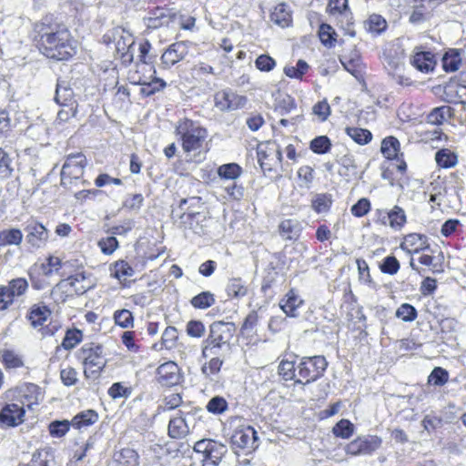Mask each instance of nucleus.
Listing matches in <instances>:
<instances>
[{
	"mask_svg": "<svg viewBox=\"0 0 466 466\" xmlns=\"http://www.w3.org/2000/svg\"><path fill=\"white\" fill-rule=\"evenodd\" d=\"M35 29L40 37V51L46 56L56 60H67L76 55V42L65 25L46 16L35 25Z\"/></svg>",
	"mask_w": 466,
	"mask_h": 466,
	"instance_id": "obj_1",
	"label": "nucleus"
},
{
	"mask_svg": "<svg viewBox=\"0 0 466 466\" xmlns=\"http://www.w3.org/2000/svg\"><path fill=\"white\" fill-rule=\"evenodd\" d=\"M186 154L187 162L200 163L208 152V131L199 124L188 118L180 119L175 128Z\"/></svg>",
	"mask_w": 466,
	"mask_h": 466,
	"instance_id": "obj_2",
	"label": "nucleus"
},
{
	"mask_svg": "<svg viewBox=\"0 0 466 466\" xmlns=\"http://www.w3.org/2000/svg\"><path fill=\"white\" fill-rule=\"evenodd\" d=\"M40 391L36 385L30 384L25 387V392L21 395L19 402L8 403L0 411V426L15 427L25 420V407L32 409L39 402Z\"/></svg>",
	"mask_w": 466,
	"mask_h": 466,
	"instance_id": "obj_3",
	"label": "nucleus"
},
{
	"mask_svg": "<svg viewBox=\"0 0 466 466\" xmlns=\"http://www.w3.org/2000/svg\"><path fill=\"white\" fill-rule=\"evenodd\" d=\"M328 362L323 356L303 358L297 367L296 383L307 384L315 381L323 375Z\"/></svg>",
	"mask_w": 466,
	"mask_h": 466,
	"instance_id": "obj_4",
	"label": "nucleus"
},
{
	"mask_svg": "<svg viewBox=\"0 0 466 466\" xmlns=\"http://www.w3.org/2000/svg\"><path fill=\"white\" fill-rule=\"evenodd\" d=\"M77 359L85 366V374L91 370L92 373H99L106 365V359L103 355V347L94 342L84 344L77 351Z\"/></svg>",
	"mask_w": 466,
	"mask_h": 466,
	"instance_id": "obj_5",
	"label": "nucleus"
},
{
	"mask_svg": "<svg viewBox=\"0 0 466 466\" xmlns=\"http://www.w3.org/2000/svg\"><path fill=\"white\" fill-rule=\"evenodd\" d=\"M198 410H179L178 415L170 419L168 423V435L173 439H181L187 436L195 428L196 415Z\"/></svg>",
	"mask_w": 466,
	"mask_h": 466,
	"instance_id": "obj_6",
	"label": "nucleus"
},
{
	"mask_svg": "<svg viewBox=\"0 0 466 466\" xmlns=\"http://www.w3.org/2000/svg\"><path fill=\"white\" fill-rule=\"evenodd\" d=\"M113 45L115 47V56L119 58L124 65H129L134 59L135 39L131 33L117 28L114 33Z\"/></svg>",
	"mask_w": 466,
	"mask_h": 466,
	"instance_id": "obj_7",
	"label": "nucleus"
},
{
	"mask_svg": "<svg viewBox=\"0 0 466 466\" xmlns=\"http://www.w3.org/2000/svg\"><path fill=\"white\" fill-rule=\"evenodd\" d=\"M231 444L236 452L250 453L258 447L257 431L249 425H240L231 436Z\"/></svg>",
	"mask_w": 466,
	"mask_h": 466,
	"instance_id": "obj_8",
	"label": "nucleus"
},
{
	"mask_svg": "<svg viewBox=\"0 0 466 466\" xmlns=\"http://www.w3.org/2000/svg\"><path fill=\"white\" fill-rule=\"evenodd\" d=\"M382 444V439L377 435H361L349 442L345 452L350 456H369L378 451Z\"/></svg>",
	"mask_w": 466,
	"mask_h": 466,
	"instance_id": "obj_9",
	"label": "nucleus"
},
{
	"mask_svg": "<svg viewBox=\"0 0 466 466\" xmlns=\"http://www.w3.org/2000/svg\"><path fill=\"white\" fill-rule=\"evenodd\" d=\"M86 157L81 153L69 155L61 170V185L68 187L73 180H78L84 174Z\"/></svg>",
	"mask_w": 466,
	"mask_h": 466,
	"instance_id": "obj_10",
	"label": "nucleus"
},
{
	"mask_svg": "<svg viewBox=\"0 0 466 466\" xmlns=\"http://www.w3.org/2000/svg\"><path fill=\"white\" fill-rule=\"evenodd\" d=\"M248 99L231 89L218 91L214 96L215 106L220 111H233L242 108Z\"/></svg>",
	"mask_w": 466,
	"mask_h": 466,
	"instance_id": "obj_11",
	"label": "nucleus"
},
{
	"mask_svg": "<svg viewBox=\"0 0 466 466\" xmlns=\"http://www.w3.org/2000/svg\"><path fill=\"white\" fill-rule=\"evenodd\" d=\"M25 240L30 248L39 249L46 246L49 232L46 228L35 219H30L25 227Z\"/></svg>",
	"mask_w": 466,
	"mask_h": 466,
	"instance_id": "obj_12",
	"label": "nucleus"
},
{
	"mask_svg": "<svg viewBox=\"0 0 466 466\" xmlns=\"http://www.w3.org/2000/svg\"><path fill=\"white\" fill-rule=\"evenodd\" d=\"M235 332L233 323L217 321L210 325L208 339L213 341L217 345H220L228 350L230 349V340Z\"/></svg>",
	"mask_w": 466,
	"mask_h": 466,
	"instance_id": "obj_13",
	"label": "nucleus"
},
{
	"mask_svg": "<svg viewBox=\"0 0 466 466\" xmlns=\"http://www.w3.org/2000/svg\"><path fill=\"white\" fill-rule=\"evenodd\" d=\"M174 17L175 13L172 9L156 7L148 12L147 16L144 17V22L148 28L157 29L161 26L168 25Z\"/></svg>",
	"mask_w": 466,
	"mask_h": 466,
	"instance_id": "obj_14",
	"label": "nucleus"
},
{
	"mask_svg": "<svg viewBox=\"0 0 466 466\" xmlns=\"http://www.w3.org/2000/svg\"><path fill=\"white\" fill-rule=\"evenodd\" d=\"M304 299L294 289H289L279 301V307L283 312L290 318L299 315V309L303 306Z\"/></svg>",
	"mask_w": 466,
	"mask_h": 466,
	"instance_id": "obj_15",
	"label": "nucleus"
},
{
	"mask_svg": "<svg viewBox=\"0 0 466 466\" xmlns=\"http://www.w3.org/2000/svg\"><path fill=\"white\" fill-rule=\"evenodd\" d=\"M188 54V46L186 42H176L170 45L161 56L165 67H170L183 60Z\"/></svg>",
	"mask_w": 466,
	"mask_h": 466,
	"instance_id": "obj_16",
	"label": "nucleus"
},
{
	"mask_svg": "<svg viewBox=\"0 0 466 466\" xmlns=\"http://www.w3.org/2000/svg\"><path fill=\"white\" fill-rule=\"evenodd\" d=\"M157 380L164 386H174L180 380L177 365L173 361L161 364L157 368Z\"/></svg>",
	"mask_w": 466,
	"mask_h": 466,
	"instance_id": "obj_17",
	"label": "nucleus"
},
{
	"mask_svg": "<svg viewBox=\"0 0 466 466\" xmlns=\"http://www.w3.org/2000/svg\"><path fill=\"white\" fill-rule=\"evenodd\" d=\"M386 68L391 78L400 86H410L413 84V80L406 73L404 63L397 60H390Z\"/></svg>",
	"mask_w": 466,
	"mask_h": 466,
	"instance_id": "obj_18",
	"label": "nucleus"
},
{
	"mask_svg": "<svg viewBox=\"0 0 466 466\" xmlns=\"http://www.w3.org/2000/svg\"><path fill=\"white\" fill-rule=\"evenodd\" d=\"M55 101L59 106H78L73 89L65 80H58L56 88Z\"/></svg>",
	"mask_w": 466,
	"mask_h": 466,
	"instance_id": "obj_19",
	"label": "nucleus"
},
{
	"mask_svg": "<svg viewBox=\"0 0 466 466\" xmlns=\"http://www.w3.org/2000/svg\"><path fill=\"white\" fill-rule=\"evenodd\" d=\"M410 64L419 71L422 73H429L433 71L436 66L434 55L431 52L420 51L416 52L411 59Z\"/></svg>",
	"mask_w": 466,
	"mask_h": 466,
	"instance_id": "obj_20",
	"label": "nucleus"
},
{
	"mask_svg": "<svg viewBox=\"0 0 466 466\" xmlns=\"http://www.w3.org/2000/svg\"><path fill=\"white\" fill-rule=\"evenodd\" d=\"M384 225L388 224L395 230L400 229L407 221L405 211L399 206H395L390 211L385 212L381 218Z\"/></svg>",
	"mask_w": 466,
	"mask_h": 466,
	"instance_id": "obj_21",
	"label": "nucleus"
},
{
	"mask_svg": "<svg viewBox=\"0 0 466 466\" xmlns=\"http://www.w3.org/2000/svg\"><path fill=\"white\" fill-rule=\"evenodd\" d=\"M23 232L16 228H8L0 231V248L20 246L23 241Z\"/></svg>",
	"mask_w": 466,
	"mask_h": 466,
	"instance_id": "obj_22",
	"label": "nucleus"
},
{
	"mask_svg": "<svg viewBox=\"0 0 466 466\" xmlns=\"http://www.w3.org/2000/svg\"><path fill=\"white\" fill-rule=\"evenodd\" d=\"M227 452V447L213 441L208 454L203 458L204 466H217Z\"/></svg>",
	"mask_w": 466,
	"mask_h": 466,
	"instance_id": "obj_23",
	"label": "nucleus"
},
{
	"mask_svg": "<svg viewBox=\"0 0 466 466\" xmlns=\"http://www.w3.org/2000/svg\"><path fill=\"white\" fill-rule=\"evenodd\" d=\"M270 19L281 27L289 26L291 22L289 7L285 3L278 4L270 14Z\"/></svg>",
	"mask_w": 466,
	"mask_h": 466,
	"instance_id": "obj_24",
	"label": "nucleus"
},
{
	"mask_svg": "<svg viewBox=\"0 0 466 466\" xmlns=\"http://www.w3.org/2000/svg\"><path fill=\"white\" fill-rule=\"evenodd\" d=\"M134 83L142 86L140 91L146 96H149L166 86V82L163 79L155 76L150 81H147V77L139 76L134 80Z\"/></svg>",
	"mask_w": 466,
	"mask_h": 466,
	"instance_id": "obj_25",
	"label": "nucleus"
},
{
	"mask_svg": "<svg viewBox=\"0 0 466 466\" xmlns=\"http://www.w3.org/2000/svg\"><path fill=\"white\" fill-rule=\"evenodd\" d=\"M401 247L409 252H419L428 248L427 238L417 233L409 234L404 238Z\"/></svg>",
	"mask_w": 466,
	"mask_h": 466,
	"instance_id": "obj_26",
	"label": "nucleus"
},
{
	"mask_svg": "<svg viewBox=\"0 0 466 466\" xmlns=\"http://www.w3.org/2000/svg\"><path fill=\"white\" fill-rule=\"evenodd\" d=\"M51 310L45 305L35 304L32 306L28 319L34 327L42 326L50 317Z\"/></svg>",
	"mask_w": 466,
	"mask_h": 466,
	"instance_id": "obj_27",
	"label": "nucleus"
},
{
	"mask_svg": "<svg viewBox=\"0 0 466 466\" xmlns=\"http://www.w3.org/2000/svg\"><path fill=\"white\" fill-rule=\"evenodd\" d=\"M73 296L72 286L67 279L60 280L51 290V297L56 303H63Z\"/></svg>",
	"mask_w": 466,
	"mask_h": 466,
	"instance_id": "obj_28",
	"label": "nucleus"
},
{
	"mask_svg": "<svg viewBox=\"0 0 466 466\" xmlns=\"http://www.w3.org/2000/svg\"><path fill=\"white\" fill-rule=\"evenodd\" d=\"M97 420L98 415L95 410H86L76 414L72 419L71 425L77 430H82L96 423Z\"/></svg>",
	"mask_w": 466,
	"mask_h": 466,
	"instance_id": "obj_29",
	"label": "nucleus"
},
{
	"mask_svg": "<svg viewBox=\"0 0 466 466\" xmlns=\"http://www.w3.org/2000/svg\"><path fill=\"white\" fill-rule=\"evenodd\" d=\"M115 463L116 466H138L139 456L133 449H122L115 455Z\"/></svg>",
	"mask_w": 466,
	"mask_h": 466,
	"instance_id": "obj_30",
	"label": "nucleus"
},
{
	"mask_svg": "<svg viewBox=\"0 0 466 466\" xmlns=\"http://www.w3.org/2000/svg\"><path fill=\"white\" fill-rule=\"evenodd\" d=\"M110 272L111 276L124 282L134 275L135 270L127 261L118 260L110 266Z\"/></svg>",
	"mask_w": 466,
	"mask_h": 466,
	"instance_id": "obj_31",
	"label": "nucleus"
},
{
	"mask_svg": "<svg viewBox=\"0 0 466 466\" xmlns=\"http://www.w3.org/2000/svg\"><path fill=\"white\" fill-rule=\"evenodd\" d=\"M72 286L74 295H82L92 288L91 281L84 275V273H76L67 278Z\"/></svg>",
	"mask_w": 466,
	"mask_h": 466,
	"instance_id": "obj_32",
	"label": "nucleus"
},
{
	"mask_svg": "<svg viewBox=\"0 0 466 466\" xmlns=\"http://www.w3.org/2000/svg\"><path fill=\"white\" fill-rule=\"evenodd\" d=\"M435 161L440 167L451 168L458 164V156L448 148H442L436 152Z\"/></svg>",
	"mask_w": 466,
	"mask_h": 466,
	"instance_id": "obj_33",
	"label": "nucleus"
},
{
	"mask_svg": "<svg viewBox=\"0 0 466 466\" xmlns=\"http://www.w3.org/2000/svg\"><path fill=\"white\" fill-rule=\"evenodd\" d=\"M301 228L298 220L285 219L279 225L280 235L285 239H295L299 236Z\"/></svg>",
	"mask_w": 466,
	"mask_h": 466,
	"instance_id": "obj_34",
	"label": "nucleus"
},
{
	"mask_svg": "<svg viewBox=\"0 0 466 466\" xmlns=\"http://www.w3.org/2000/svg\"><path fill=\"white\" fill-rule=\"evenodd\" d=\"M461 65V57L459 50L451 49L442 57V67L446 72H455Z\"/></svg>",
	"mask_w": 466,
	"mask_h": 466,
	"instance_id": "obj_35",
	"label": "nucleus"
},
{
	"mask_svg": "<svg viewBox=\"0 0 466 466\" xmlns=\"http://www.w3.org/2000/svg\"><path fill=\"white\" fill-rule=\"evenodd\" d=\"M340 62L344 68L355 76H357V75L361 71V61L357 52H353L349 56H342L340 57Z\"/></svg>",
	"mask_w": 466,
	"mask_h": 466,
	"instance_id": "obj_36",
	"label": "nucleus"
},
{
	"mask_svg": "<svg viewBox=\"0 0 466 466\" xmlns=\"http://www.w3.org/2000/svg\"><path fill=\"white\" fill-rule=\"evenodd\" d=\"M224 363V358L209 357L201 367L202 374L207 378H212L219 373L221 367Z\"/></svg>",
	"mask_w": 466,
	"mask_h": 466,
	"instance_id": "obj_37",
	"label": "nucleus"
},
{
	"mask_svg": "<svg viewBox=\"0 0 466 466\" xmlns=\"http://www.w3.org/2000/svg\"><path fill=\"white\" fill-rule=\"evenodd\" d=\"M381 152L389 159L397 158L400 152V142L393 137H388L382 140Z\"/></svg>",
	"mask_w": 466,
	"mask_h": 466,
	"instance_id": "obj_38",
	"label": "nucleus"
},
{
	"mask_svg": "<svg viewBox=\"0 0 466 466\" xmlns=\"http://www.w3.org/2000/svg\"><path fill=\"white\" fill-rule=\"evenodd\" d=\"M451 116V108L448 106L436 107L427 116V121L432 125H441Z\"/></svg>",
	"mask_w": 466,
	"mask_h": 466,
	"instance_id": "obj_39",
	"label": "nucleus"
},
{
	"mask_svg": "<svg viewBox=\"0 0 466 466\" xmlns=\"http://www.w3.org/2000/svg\"><path fill=\"white\" fill-rule=\"evenodd\" d=\"M229 350L217 345L213 341L206 339L202 342V357L204 359H208L209 357H220L224 358V353L228 351Z\"/></svg>",
	"mask_w": 466,
	"mask_h": 466,
	"instance_id": "obj_40",
	"label": "nucleus"
},
{
	"mask_svg": "<svg viewBox=\"0 0 466 466\" xmlns=\"http://www.w3.org/2000/svg\"><path fill=\"white\" fill-rule=\"evenodd\" d=\"M226 290L229 297L238 299L247 295L248 288L241 279L234 278L229 279Z\"/></svg>",
	"mask_w": 466,
	"mask_h": 466,
	"instance_id": "obj_41",
	"label": "nucleus"
},
{
	"mask_svg": "<svg viewBox=\"0 0 466 466\" xmlns=\"http://www.w3.org/2000/svg\"><path fill=\"white\" fill-rule=\"evenodd\" d=\"M14 299L25 294L28 289V282L25 278H16L11 279L7 285H5Z\"/></svg>",
	"mask_w": 466,
	"mask_h": 466,
	"instance_id": "obj_42",
	"label": "nucleus"
},
{
	"mask_svg": "<svg viewBox=\"0 0 466 466\" xmlns=\"http://www.w3.org/2000/svg\"><path fill=\"white\" fill-rule=\"evenodd\" d=\"M62 268V260L56 256H49L46 263L41 264L42 274L46 277H51L57 274Z\"/></svg>",
	"mask_w": 466,
	"mask_h": 466,
	"instance_id": "obj_43",
	"label": "nucleus"
},
{
	"mask_svg": "<svg viewBox=\"0 0 466 466\" xmlns=\"http://www.w3.org/2000/svg\"><path fill=\"white\" fill-rule=\"evenodd\" d=\"M346 133L356 143L360 145L368 144L371 138L372 134L368 129L360 127H347Z\"/></svg>",
	"mask_w": 466,
	"mask_h": 466,
	"instance_id": "obj_44",
	"label": "nucleus"
},
{
	"mask_svg": "<svg viewBox=\"0 0 466 466\" xmlns=\"http://www.w3.org/2000/svg\"><path fill=\"white\" fill-rule=\"evenodd\" d=\"M364 26L369 32L378 34L386 28L387 22L381 15L372 14L364 22Z\"/></svg>",
	"mask_w": 466,
	"mask_h": 466,
	"instance_id": "obj_45",
	"label": "nucleus"
},
{
	"mask_svg": "<svg viewBox=\"0 0 466 466\" xmlns=\"http://www.w3.org/2000/svg\"><path fill=\"white\" fill-rule=\"evenodd\" d=\"M191 305L196 309H205L215 303V297L209 291H203L191 299Z\"/></svg>",
	"mask_w": 466,
	"mask_h": 466,
	"instance_id": "obj_46",
	"label": "nucleus"
},
{
	"mask_svg": "<svg viewBox=\"0 0 466 466\" xmlns=\"http://www.w3.org/2000/svg\"><path fill=\"white\" fill-rule=\"evenodd\" d=\"M54 461V455L50 449H42L34 452L31 466H48Z\"/></svg>",
	"mask_w": 466,
	"mask_h": 466,
	"instance_id": "obj_47",
	"label": "nucleus"
},
{
	"mask_svg": "<svg viewBox=\"0 0 466 466\" xmlns=\"http://www.w3.org/2000/svg\"><path fill=\"white\" fill-rule=\"evenodd\" d=\"M308 69L309 65L304 60L299 59L296 66L287 65L283 71L284 74L290 78L301 79Z\"/></svg>",
	"mask_w": 466,
	"mask_h": 466,
	"instance_id": "obj_48",
	"label": "nucleus"
},
{
	"mask_svg": "<svg viewBox=\"0 0 466 466\" xmlns=\"http://www.w3.org/2000/svg\"><path fill=\"white\" fill-rule=\"evenodd\" d=\"M331 203L330 196L327 194H318L313 198L311 207L317 213H326L329 211Z\"/></svg>",
	"mask_w": 466,
	"mask_h": 466,
	"instance_id": "obj_49",
	"label": "nucleus"
},
{
	"mask_svg": "<svg viewBox=\"0 0 466 466\" xmlns=\"http://www.w3.org/2000/svg\"><path fill=\"white\" fill-rule=\"evenodd\" d=\"M335 436L342 439H349L354 432V425L349 420L342 419L332 429Z\"/></svg>",
	"mask_w": 466,
	"mask_h": 466,
	"instance_id": "obj_50",
	"label": "nucleus"
},
{
	"mask_svg": "<svg viewBox=\"0 0 466 466\" xmlns=\"http://www.w3.org/2000/svg\"><path fill=\"white\" fill-rule=\"evenodd\" d=\"M241 172V167L235 163L222 165L218 169V174L220 177L231 180L238 178Z\"/></svg>",
	"mask_w": 466,
	"mask_h": 466,
	"instance_id": "obj_51",
	"label": "nucleus"
},
{
	"mask_svg": "<svg viewBox=\"0 0 466 466\" xmlns=\"http://www.w3.org/2000/svg\"><path fill=\"white\" fill-rule=\"evenodd\" d=\"M114 320L115 323L123 328L128 329L133 327L134 324V317L132 313L128 309H119L114 313Z\"/></svg>",
	"mask_w": 466,
	"mask_h": 466,
	"instance_id": "obj_52",
	"label": "nucleus"
},
{
	"mask_svg": "<svg viewBox=\"0 0 466 466\" xmlns=\"http://www.w3.org/2000/svg\"><path fill=\"white\" fill-rule=\"evenodd\" d=\"M279 374L285 380H291L298 379V371L297 368H295V364L293 361L282 360L279 366Z\"/></svg>",
	"mask_w": 466,
	"mask_h": 466,
	"instance_id": "obj_53",
	"label": "nucleus"
},
{
	"mask_svg": "<svg viewBox=\"0 0 466 466\" xmlns=\"http://www.w3.org/2000/svg\"><path fill=\"white\" fill-rule=\"evenodd\" d=\"M416 309L408 303L401 304L396 310L395 316L405 322H411L417 318Z\"/></svg>",
	"mask_w": 466,
	"mask_h": 466,
	"instance_id": "obj_54",
	"label": "nucleus"
},
{
	"mask_svg": "<svg viewBox=\"0 0 466 466\" xmlns=\"http://www.w3.org/2000/svg\"><path fill=\"white\" fill-rule=\"evenodd\" d=\"M449 379L448 371L441 367H435L428 377V383L435 386H443Z\"/></svg>",
	"mask_w": 466,
	"mask_h": 466,
	"instance_id": "obj_55",
	"label": "nucleus"
},
{
	"mask_svg": "<svg viewBox=\"0 0 466 466\" xmlns=\"http://www.w3.org/2000/svg\"><path fill=\"white\" fill-rule=\"evenodd\" d=\"M83 339V334L79 329H69L66 331V336L62 341V347L66 350H72Z\"/></svg>",
	"mask_w": 466,
	"mask_h": 466,
	"instance_id": "obj_56",
	"label": "nucleus"
},
{
	"mask_svg": "<svg viewBox=\"0 0 466 466\" xmlns=\"http://www.w3.org/2000/svg\"><path fill=\"white\" fill-rule=\"evenodd\" d=\"M327 12L332 15H342L348 16V0H329Z\"/></svg>",
	"mask_w": 466,
	"mask_h": 466,
	"instance_id": "obj_57",
	"label": "nucleus"
},
{
	"mask_svg": "<svg viewBox=\"0 0 466 466\" xmlns=\"http://www.w3.org/2000/svg\"><path fill=\"white\" fill-rule=\"evenodd\" d=\"M97 245L105 255H112L119 247L118 240L114 236L102 238Z\"/></svg>",
	"mask_w": 466,
	"mask_h": 466,
	"instance_id": "obj_58",
	"label": "nucleus"
},
{
	"mask_svg": "<svg viewBox=\"0 0 466 466\" xmlns=\"http://www.w3.org/2000/svg\"><path fill=\"white\" fill-rule=\"evenodd\" d=\"M331 147L330 140L326 136H319L310 142V149L316 154H325Z\"/></svg>",
	"mask_w": 466,
	"mask_h": 466,
	"instance_id": "obj_59",
	"label": "nucleus"
},
{
	"mask_svg": "<svg viewBox=\"0 0 466 466\" xmlns=\"http://www.w3.org/2000/svg\"><path fill=\"white\" fill-rule=\"evenodd\" d=\"M336 35L335 30L328 24H322L319 30V39L323 45L326 46H334L336 39L334 35Z\"/></svg>",
	"mask_w": 466,
	"mask_h": 466,
	"instance_id": "obj_60",
	"label": "nucleus"
},
{
	"mask_svg": "<svg viewBox=\"0 0 466 466\" xmlns=\"http://www.w3.org/2000/svg\"><path fill=\"white\" fill-rule=\"evenodd\" d=\"M177 337V329L175 327H167L162 334L161 347L159 349H171L175 345Z\"/></svg>",
	"mask_w": 466,
	"mask_h": 466,
	"instance_id": "obj_61",
	"label": "nucleus"
},
{
	"mask_svg": "<svg viewBox=\"0 0 466 466\" xmlns=\"http://www.w3.org/2000/svg\"><path fill=\"white\" fill-rule=\"evenodd\" d=\"M228 409V403L223 397H213L207 404V410L213 414H221Z\"/></svg>",
	"mask_w": 466,
	"mask_h": 466,
	"instance_id": "obj_62",
	"label": "nucleus"
},
{
	"mask_svg": "<svg viewBox=\"0 0 466 466\" xmlns=\"http://www.w3.org/2000/svg\"><path fill=\"white\" fill-rule=\"evenodd\" d=\"M276 65L275 59L268 55H260L255 61L256 67L262 72H270L274 69Z\"/></svg>",
	"mask_w": 466,
	"mask_h": 466,
	"instance_id": "obj_63",
	"label": "nucleus"
},
{
	"mask_svg": "<svg viewBox=\"0 0 466 466\" xmlns=\"http://www.w3.org/2000/svg\"><path fill=\"white\" fill-rule=\"evenodd\" d=\"M380 268L383 273L394 275L400 269V263L395 257L388 256L383 259Z\"/></svg>",
	"mask_w": 466,
	"mask_h": 466,
	"instance_id": "obj_64",
	"label": "nucleus"
}]
</instances>
